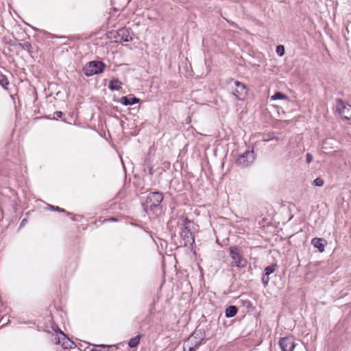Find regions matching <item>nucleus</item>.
<instances>
[{
  "label": "nucleus",
  "instance_id": "nucleus-1",
  "mask_svg": "<svg viewBox=\"0 0 351 351\" xmlns=\"http://www.w3.org/2000/svg\"><path fill=\"white\" fill-rule=\"evenodd\" d=\"M183 227L180 232V237L183 241V245L187 246L194 243V237L191 232L194 223L192 221L189 220L187 217H182Z\"/></svg>",
  "mask_w": 351,
  "mask_h": 351
},
{
  "label": "nucleus",
  "instance_id": "nucleus-2",
  "mask_svg": "<svg viewBox=\"0 0 351 351\" xmlns=\"http://www.w3.org/2000/svg\"><path fill=\"white\" fill-rule=\"evenodd\" d=\"M229 256L231 258L230 266L238 268L246 267L247 261L243 256L242 251L238 246H230L229 248Z\"/></svg>",
  "mask_w": 351,
  "mask_h": 351
},
{
  "label": "nucleus",
  "instance_id": "nucleus-3",
  "mask_svg": "<svg viewBox=\"0 0 351 351\" xmlns=\"http://www.w3.org/2000/svg\"><path fill=\"white\" fill-rule=\"evenodd\" d=\"M163 199V194L161 192L154 191L149 193L143 204V208L145 212L152 210L158 207Z\"/></svg>",
  "mask_w": 351,
  "mask_h": 351
},
{
  "label": "nucleus",
  "instance_id": "nucleus-4",
  "mask_svg": "<svg viewBox=\"0 0 351 351\" xmlns=\"http://www.w3.org/2000/svg\"><path fill=\"white\" fill-rule=\"evenodd\" d=\"M106 68L104 63L100 61H90L84 68V73L86 76H92L104 72Z\"/></svg>",
  "mask_w": 351,
  "mask_h": 351
},
{
  "label": "nucleus",
  "instance_id": "nucleus-5",
  "mask_svg": "<svg viewBox=\"0 0 351 351\" xmlns=\"http://www.w3.org/2000/svg\"><path fill=\"white\" fill-rule=\"evenodd\" d=\"M335 110L341 117L346 119H351V105L346 104L342 99H336Z\"/></svg>",
  "mask_w": 351,
  "mask_h": 351
},
{
  "label": "nucleus",
  "instance_id": "nucleus-6",
  "mask_svg": "<svg viewBox=\"0 0 351 351\" xmlns=\"http://www.w3.org/2000/svg\"><path fill=\"white\" fill-rule=\"evenodd\" d=\"M254 151L246 150L237 158V164L243 168L247 167L254 162Z\"/></svg>",
  "mask_w": 351,
  "mask_h": 351
},
{
  "label": "nucleus",
  "instance_id": "nucleus-7",
  "mask_svg": "<svg viewBox=\"0 0 351 351\" xmlns=\"http://www.w3.org/2000/svg\"><path fill=\"white\" fill-rule=\"evenodd\" d=\"M235 88L233 90L234 95L239 100H243L247 93L245 85L239 81H234Z\"/></svg>",
  "mask_w": 351,
  "mask_h": 351
},
{
  "label": "nucleus",
  "instance_id": "nucleus-8",
  "mask_svg": "<svg viewBox=\"0 0 351 351\" xmlns=\"http://www.w3.org/2000/svg\"><path fill=\"white\" fill-rule=\"evenodd\" d=\"M279 346L282 351H293L295 344L293 337H282L279 341Z\"/></svg>",
  "mask_w": 351,
  "mask_h": 351
},
{
  "label": "nucleus",
  "instance_id": "nucleus-9",
  "mask_svg": "<svg viewBox=\"0 0 351 351\" xmlns=\"http://www.w3.org/2000/svg\"><path fill=\"white\" fill-rule=\"evenodd\" d=\"M115 38L120 42H129L132 40V36L128 28L118 29Z\"/></svg>",
  "mask_w": 351,
  "mask_h": 351
},
{
  "label": "nucleus",
  "instance_id": "nucleus-10",
  "mask_svg": "<svg viewBox=\"0 0 351 351\" xmlns=\"http://www.w3.org/2000/svg\"><path fill=\"white\" fill-rule=\"evenodd\" d=\"M326 241L324 239L321 238H314L311 240L312 245L317 248L319 252H323L324 251L325 244Z\"/></svg>",
  "mask_w": 351,
  "mask_h": 351
},
{
  "label": "nucleus",
  "instance_id": "nucleus-11",
  "mask_svg": "<svg viewBox=\"0 0 351 351\" xmlns=\"http://www.w3.org/2000/svg\"><path fill=\"white\" fill-rule=\"evenodd\" d=\"M140 99L135 97H128L126 96H123L119 99V102L125 106L135 104L138 103Z\"/></svg>",
  "mask_w": 351,
  "mask_h": 351
},
{
  "label": "nucleus",
  "instance_id": "nucleus-12",
  "mask_svg": "<svg viewBox=\"0 0 351 351\" xmlns=\"http://www.w3.org/2000/svg\"><path fill=\"white\" fill-rule=\"evenodd\" d=\"M122 83L117 79L114 78L110 80L108 88L111 90H119L121 88Z\"/></svg>",
  "mask_w": 351,
  "mask_h": 351
},
{
  "label": "nucleus",
  "instance_id": "nucleus-13",
  "mask_svg": "<svg viewBox=\"0 0 351 351\" xmlns=\"http://www.w3.org/2000/svg\"><path fill=\"white\" fill-rule=\"evenodd\" d=\"M238 311L237 307L235 306H230L226 309V316L227 317H232L236 315Z\"/></svg>",
  "mask_w": 351,
  "mask_h": 351
},
{
  "label": "nucleus",
  "instance_id": "nucleus-14",
  "mask_svg": "<svg viewBox=\"0 0 351 351\" xmlns=\"http://www.w3.org/2000/svg\"><path fill=\"white\" fill-rule=\"evenodd\" d=\"M140 337L141 335H138L132 338L128 343L129 346L130 348H136L139 343Z\"/></svg>",
  "mask_w": 351,
  "mask_h": 351
},
{
  "label": "nucleus",
  "instance_id": "nucleus-15",
  "mask_svg": "<svg viewBox=\"0 0 351 351\" xmlns=\"http://www.w3.org/2000/svg\"><path fill=\"white\" fill-rule=\"evenodd\" d=\"M287 98V96L280 93V92H276L274 95H272L271 97V100L272 101H275V100H278V99H286Z\"/></svg>",
  "mask_w": 351,
  "mask_h": 351
},
{
  "label": "nucleus",
  "instance_id": "nucleus-16",
  "mask_svg": "<svg viewBox=\"0 0 351 351\" xmlns=\"http://www.w3.org/2000/svg\"><path fill=\"white\" fill-rule=\"evenodd\" d=\"M276 267V265H275V264L267 267L265 269V275L269 276L270 274H271L272 273L274 272Z\"/></svg>",
  "mask_w": 351,
  "mask_h": 351
},
{
  "label": "nucleus",
  "instance_id": "nucleus-17",
  "mask_svg": "<svg viewBox=\"0 0 351 351\" xmlns=\"http://www.w3.org/2000/svg\"><path fill=\"white\" fill-rule=\"evenodd\" d=\"M9 84V82L3 73L0 72V85L3 87L6 88V86Z\"/></svg>",
  "mask_w": 351,
  "mask_h": 351
},
{
  "label": "nucleus",
  "instance_id": "nucleus-18",
  "mask_svg": "<svg viewBox=\"0 0 351 351\" xmlns=\"http://www.w3.org/2000/svg\"><path fill=\"white\" fill-rule=\"evenodd\" d=\"M324 180L322 178H317L316 179H315L313 182V184L315 186H322L324 185Z\"/></svg>",
  "mask_w": 351,
  "mask_h": 351
},
{
  "label": "nucleus",
  "instance_id": "nucleus-19",
  "mask_svg": "<svg viewBox=\"0 0 351 351\" xmlns=\"http://www.w3.org/2000/svg\"><path fill=\"white\" fill-rule=\"evenodd\" d=\"M66 339H67V338H66L65 334L62 332H60V336L58 338V341H56V343H60L61 340H62L63 341L62 342V345H64V343H65L64 340H66Z\"/></svg>",
  "mask_w": 351,
  "mask_h": 351
},
{
  "label": "nucleus",
  "instance_id": "nucleus-20",
  "mask_svg": "<svg viewBox=\"0 0 351 351\" xmlns=\"http://www.w3.org/2000/svg\"><path fill=\"white\" fill-rule=\"evenodd\" d=\"M98 347V349L93 350V351H110V348H112L110 346H106L105 345H99Z\"/></svg>",
  "mask_w": 351,
  "mask_h": 351
},
{
  "label": "nucleus",
  "instance_id": "nucleus-21",
  "mask_svg": "<svg viewBox=\"0 0 351 351\" xmlns=\"http://www.w3.org/2000/svg\"><path fill=\"white\" fill-rule=\"evenodd\" d=\"M19 46L23 50L29 51L31 49V45L29 43H20Z\"/></svg>",
  "mask_w": 351,
  "mask_h": 351
},
{
  "label": "nucleus",
  "instance_id": "nucleus-22",
  "mask_svg": "<svg viewBox=\"0 0 351 351\" xmlns=\"http://www.w3.org/2000/svg\"><path fill=\"white\" fill-rule=\"evenodd\" d=\"M276 53L280 56H282L285 53V47L283 45H278L276 47Z\"/></svg>",
  "mask_w": 351,
  "mask_h": 351
},
{
  "label": "nucleus",
  "instance_id": "nucleus-23",
  "mask_svg": "<svg viewBox=\"0 0 351 351\" xmlns=\"http://www.w3.org/2000/svg\"><path fill=\"white\" fill-rule=\"evenodd\" d=\"M262 282L263 284L265 285V287H266L268 284V282H269V276H265V274L263 275V276L262 277Z\"/></svg>",
  "mask_w": 351,
  "mask_h": 351
},
{
  "label": "nucleus",
  "instance_id": "nucleus-24",
  "mask_svg": "<svg viewBox=\"0 0 351 351\" xmlns=\"http://www.w3.org/2000/svg\"><path fill=\"white\" fill-rule=\"evenodd\" d=\"M50 206V208L53 210H56V211L62 212V213L66 212L64 209L59 208L58 206L57 207H55L54 206Z\"/></svg>",
  "mask_w": 351,
  "mask_h": 351
},
{
  "label": "nucleus",
  "instance_id": "nucleus-25",
  "mask_svg": "<svg viewBox=\"0 0 351 351\" xmlns=\"http://www.w3.org/2000/svg\"><path fill=\"white\" fill-rule=\"evenodd\" d=\"M313 160V156L310 153L306 154V162L309 164Z\"/></svg>",
  "mask_w": 351,
  "mask_h": 351
},
{
  "label": "nucleus",
  "instance_id": "nucleus-26",
  "mask_svg": "<svg viewBox=\"0 0 351 351\" xmlns=\"http://www.w3.org/2000/svg\"><path fill=\"white\" fill-rule=\"evenodd\" d=\"M54 115L56 116V117H55L56 119H58V118H61L63 115V112H61V111H56L54 112Z\"/></svg>",
  "mask_w": 351,
  "mask_h": 351
},
{
  "label": "nucleus",
  "instance_id": "nucleus-27",
  "mask_svg": "<svg viewBox=\"0 0 351 351\" xmlns=\"http://www.w3.org/2000/svg\"><path fill=\"white\" fill-rule=\"evenodd\" d=\"M189 351H195V348L193 347H191L189 350Z\"/></svg>",
  "mask_w": 351,
  "mask_h": 351
},
{
  "label": "nucleus",
  "instance_id": "nucleus-28",
  "mask_svg": "<svg viewBox=\"0 0 351 351\" xmlns=\"http://www.w3.org/2000/svg\"><path fill=\"white\" fill-rule=\"evenodd\" d=\"M25 219H23L22 222H21V224H22V223H25Z\"/></svg>",
  "mask_w": 351,
  "mask_h": 351
},
{
  "label": "nucleus",
  "instance_id": "nucleus-29",
  "mask_svg": "<svg viewBox=\"0 0 351 351\" xmlns=\"http://www.w3.org/2000/svg\"><path fill=\"white\" fill-rule=\"evenodd\" d=\"M25 219H23L22 222H21V224H22V223H25Z\"/></svg>",
  "mask_w": 351,
  "mask_h": 351
}]
</instances>
